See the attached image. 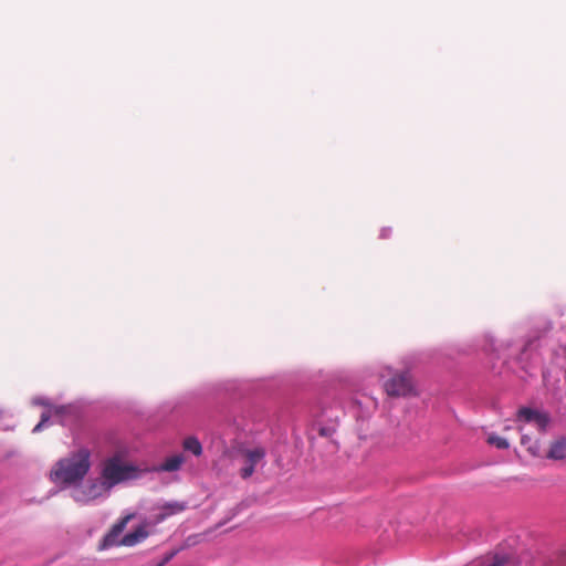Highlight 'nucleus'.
Returning <instances> with one entry per match:
<instances>
[{"mask_svg":"<svg viewBox=\"0 0 566 566\" xmlns=\"http://www.w3.org/2000/svg\"><path fill=\"white\" fill-rule=\"evenodd\" d=\"M91 467L90 450L81 448L60 459L51 469L50 479L55 484L76 485L84 480Z\"/></svg>","mask_w":566,"mask_h":566,"instance_id":"1","label":"nucleus"},{"mask_svg":"<svg viewBox=\"0 0 566 566\" xmlns=\"http://www.w3.org/2000/svg\"><path fill=\"white\" fill-rule=\"evenodd\" d=\"M138 474V468L133 463L125 461L118 453L106 458L101 463V479L109 491L123 482L136 479Z\"/></svg>","mask_w":566,"mask_h":566,"instance_id":"2","label":"nucleus"},{"mask_svg":"<svg viewBox=\"0 0 566 566\" xmlns=\"http://www.w3.org/2000/svg\"><path fill=\"white\" fill-rule=\"evenodd\" d=\"M387 379L384 380V389L390 397H407L416 395L412 378L408 371H395L391 373L390 368H386L381 377Z\"/></svg>","mask_w":566,"mask_h":566,"instance_id":"3","label":"nucleus"},{"mask_svg":"<svg viewBox=\"0 0 566 566\" xmlns=\"http://www.w3.org/2000/svg\"><path fill=\"white\" fill-rule=\"evenodd\" d=\"M109 492L111 491L101 478L90 479L85 483L75 486L71 496L76 503L85 505L107 495Z\"/></svg>","mask_w":566,"mask_h":566,"instance_id":"4","label":"nucleus"},{"mask_svg":"<svg viewBox=\"0 0 566 566\" xmlns=\"http://www.w3.org/2000/svg\"><path fill=\"white\" fill-rule=\"evenodd\" d=\"M135 517L134 513H129L119 518L111 530L103 536L98 544V551H106L112 547L123 546L122 545V533L126 528L127 524Z\"/></svg>","mask_w":566,"mask_h":566,"instance_id":"5","label":"nucleus"},{"mask_svg":"<svg viewBox=\"0 0 566 566\" xmlns=\"http://www.w3.org/2000/svg\"><path fill=\"white\" fill-rule=\"evenodd\" d=\"M242 457L244 459V465L240 471V475L242 479H248L253 474L256 464L264 459L265 450L261 447L245 449L242 451Z\"/></svg>","mask_w":566,"mask_h":566,"instance_id":"6","label":"nucleus"},{"mask_svg":"<svg viewBox=\"0 0 566 566\" xmlns=\"http://www.w3.org/2000/svg\"><path fill=\"white\" fill-rule=\"evenodd\" d=\"M517 420L534 424L539 432H544L549 423V416L524 407L518 410Z\"/></svg>","mask_w":566,"mask_h":566,"instance_id":"7","label":"nucleus"},{"mask_svg":"<svg viewBox=\"0 0 566 566\" xmlns=\"http://www.w3.org/2000/svg\"><path fill=\"white\" fill-rule=\"evenodd\" d=\"M149 534V523L143 522L133 532L122 536V545L125 547H133L144 542Z\"/></svg>","mask_w":566,"mask_h":566,"instance_id":"8","label":"nucleus"},{"mask_svg":"<svg viewBox=\"0 0 566 566\" xmlns=\"http://www.w3.org/2000/svg\"><path fill=\"white\" fill-rule=\"evenodd\" d=\"M187 509L185 502H168L160 507L159 514L156 516V522L160 523L171 515L179 514Z\"/></svg>","mask_w":566,"mask_h":566,"instance_id":"9","label":"nucleus"},{"mask_svg":"<svg viewBox=\"0 0 566 566\" xmlns=\"http://www.w3.org/2000/svg\"><path fill=\"white\" fill-rule=\"evenodd\" d=\"M548 459L555 460V461H564L566 460V439L560 438L555 440L546 454Z\"/></svg>","mask_w":566,"mask_h":566,"instance_id":"10","label":"nucleus"},{"mask_svg":"<svg viewBox=\"0 0 566 566\" xmlns=\"http://www.w3.org/2000/svg\"><path fill=\"white\" fill-rule=\"evenodd\" d=\"M182 462H184V457L181 454L172 455V457L166 459L160 464L158 470L165 471V472H174V471H177L180 469Z\"/></svg>","mask_w":566,"mask_h":566,"instance_id":"11","label":"nucleus"},{"mask_svg":"<svg viewBox=\"0 0 566 566\" xmlns=\"http://www.w3.org/2000/svg\"><path fill=\"white\" fill-rule=\"evenodd\" d=\"M184 449L191 452L196 457H199L202 453V446L196 437H188L185 439Z\"/></svg>","mask_w":566,"mask_h":566,"instance_id":"12","label":"nucleus"},{"mask_svg":"<svg viewBox=\"0 0 566 566\" xmlns=\"http://www.w3.org/2000/svg\"><path fill=\"white\" fill-rule=\"evenodd\" d=\"M488 442L492 446H495L499 449H509L510 447V443L505 438L495 434H490L488 437Z\"/></svg>","mask_w":566,"mask_h":566,"instance_id":"13","label":"nucleus"},{"mask_svg":"<svg viewBox=\"0 0 566 566\" xmlns=\"http://www.w3.org/2000/svg\"><path fill=\"white\" fill-rule=\"evenodd\" d=\"M50 415L42 413L40 422L33 428V432H39L44 427V424L49 421Z\"/></svg>","mask_w":566,"mask_h":566,"instance_id":"14","label":"nucleus"},{"mask_svg":"<svg viewBox=\"0 0 566 566\" xmlns=\"http://www.w3.org/2000/svg\"><path fill=\"white\" fill-rule=\"evenodd\" d=\"M176 552H170L169 554H167L165 556V558L163 559V562L160 564H158L157 566H164L166 563H168L174 556H175Z\"/></svg>","mask_w":566,"mask_h":566,"instance_id":"15","label":"nucleus"},{"mask_svg":"<svg viewBox=\"0 0 566 566\" xmlns=\"http://www.w3.org/2000/svg\"><path fill=\"white\" fill-rule=\"evenodd\" d=\"M505 563H506V559L503 557L495 558V560L490 566H504Z\"/></svg>","mask_w":566,"mask_h":566,"instance_id":"16","label":"nucleus"},{"mask_svg":"<svg viewBox=\"0 0 566 566\" xmlns=\"http://www.w3.org/2000/svg\"><path fill=\"white\" fill-rule=\"evenodd\" d=\"M528 442H530V439L527 438V436H526V434H523V436H522V439H521V443H522L523 446H527V443H528Z\"/></svg>","mask_w":566,"mask_h":566,"instance_id":"17","label":"nucleus"},{"mask_svg":"<svg viewBox=\"0 0 566 566\" xmlns=\"http://www.w3.org/2000/svg\"><path fill=\"white\" fill-rule=\"evenodd\" d=\"M328 432H329V429H327V428H321V429H319V434H321V436H327V434H328Z\"/></svg>","mask_w":566,"mask_h":566,"instance_id":"18","label":"nucleus"}]
</instances>
